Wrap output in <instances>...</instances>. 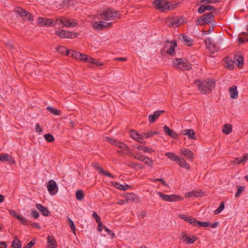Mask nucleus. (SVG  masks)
I'll use <instances>...</instances> for the list:
<instances>
[{"label": "nucleus", "mask_w": 248, "mask_h": 248, "mask_svg": "<svg viewBox=\"0 0 248 248\" xmlns=\"http://www.w3.org/2000/svg\"><path fill=\"white\" fill-rule=\"evenodd\" d=\"M197 82L198 84L199 91L203 94L210 93L215 87L214 81L207 79L203 81H198Z\"/></svg>", "instance_id": "nucleus-1"}, {"label": "nucleus", "mask_w": 248, "mask_h": 248, "mask_svg": "<svg viewBox=\"0 0 248 248\" xmlns=\"http://www.w3.org/2000/svg\"><path fill=\"white\" fill-rule=\"evenodd\" d=\"M173 66L177 69L182 70H189L191 69V64L185 58L176 59L173 61Z\"/></svg>", "instance_id": "nucleus-2"}, {"label": "nucleus", "mask_w": 248, "mask_h": 248, "mask_svg": "<svg viewBox=\"0 0 248 248\" xmlns=\"http://www.w3.org/2000/svg\"><path fill=\"white\" fill-rule=\"evenodd\" d=\"M169 2L165 0H155L153 2L154 7L157 9L164 12L166 10H172L176 4L169 5Z\"/></svg>", "instance_id": "nucleus-3"}, {"label": "nucleus", "mask_w": 248, "mask_h": 248, "mask_svg": "<svg viewBox=\"0 0 248 248\" xmlns=\"http://www.w3.org/2000/svg\"><path fill=\"white\" fill-rule=\"evenodd\" d=\"M158 194L163 200H164V201H166V202H172L178 201L181 199L180 196H179L178 195H176V194H172V195H168L163 194L160 192H159L158 193Z\"/></svg>", "instance_id": "nucleus-4"}, {"label": "nucleus", "mask_w": 248, "mask_h": 248, "mask_svg": "<svg viewBox=\"0 0 248 248\" xmlns=\"http://www.w3.org/2000/svg\"><path fill=\"white\" fill-rule=\"evenodd\" d=\"M15 11L18 13L24 20L28 19L31 21L33 20V16H31V13L26 10L17 7L15 8Z\"/></svg>", "instance_id": "nucleus-5"}, {"label": "nucleus", "mask_w": 248, "mask_h": 248, "mask_svg": "<svg viewBox=\"0 0 248 248\" xmlns=\"http://www.w3.org/2000/svg\"><path fill=\"white\" fill-rule=\"evenodd\" d=\"M181 239L183 243L186 244H193L197 240V237L195 235L187 234L185 232L181 233Z\"/></svg>", "instance_id": "nucleus-6"}, {"label": "nucleus", "mask_w": 248, "mask_h": 248, "mask_svg": "<svg viewBox=\"0 0 248 248\" xmlns=\"http://www.w3.org/2000/svg\"><path fill=\"white\" fill-rule=\"evenodd\" d=\"M57 24L61 23L63 25V27H75L77 25V21L75 19H66L63 17L62 18L57 19Z\"/></svg>", "instance_id": "nucleus-7"}, {"label": "nucleus", "mask_w": 248, "mask_h": 248, "mask_svg": "<svg viewBox=\"0 0 248 248\" xmlns=\"http://www.w3.org/2000/svg\"><path fill=\"white\" fill-rule=\"evenodd\" d=\"M55 34L62 38H72L77 36L76 33L71 31H67L64 30H62L59 31H56Z\"/></svg>", "instance_id": "nucleus-8"}, {"label": "nucleus", "mask_w": 248, "mask_h": 248, "mask_svg": "<svg viewBox=\"0 0 248 248\" xmlns=\"http://www.w3.org/2000/svg\"><path fill=\"white\" fill-rule=\"evenodd\" d=\"M204 43L206 47L212 53H214L218 50L219 46L213 43L210 38L208 37L205 39Z\"/></svg>", "instance_id": "nucleus-9"}, {"label": "nucleus", "mask_w": 248, "mask_h": 248, "mask_svg": "<svg viewBox=\"0 0 248 248\" xmlns=\"http://www.w3.org/2000/svg\"><path fill=\"white\" fill-rule=\"evenodd\" d=\"M47 188L49 193L51 195H55L58 191V186L55 181L53 180L48 181Z\"/></svg>", "instance_id": "nucleus-10"}, {"label": "nucleus", "mask_w": 248, "mask_h": 248, "mask_svg": "<svg viewBox=\"0 0 248 248\" xmlns=\"http://www.w3.org/2000/svg\"><path fill=\"white\" fill-rule=\"evenodd\" d=\"M112 25L111 22L106 23L102 21L96 22L93 24L94 29L96 30H102L104 28H107Z\"/></svg>", "instance_id": "nucleus-11"}, {"label": "nucleus", "mask_w": 248, "mask_h": 248, "mask_svg": "<svg viewBox=\"0 0 248 248\" xmlns=\"http://www.w3.org/2000/svg\"><path fill=\"white\" fill-rule=\"evenodd\" d=\"M112 9H108L100 14L102 18L105 20L113 19Z\"/></svg>", "instance_id": "nucleus-12"}, {"label": "nucleus", "mask_w": 248, "mask_h": 248, "mask_svg": "<svg viewBox=\"0 0 248 248\" xmlns=\"http://www.w3.org/2000/svg\"><path fill=\"white\" fill-rule=\"evenodd\" d=\"M93 166L94 168H95L100 173H102L106 176L111 177L112 178H114L115 176L107 171L105 170H104L103 169L99 166V164L98 163L94 162L93 163Z\"/></svg>", "instance_id": "nucleus-13"}, {"label": "nucleus", "mask_w": 248, "mask_h": 248, "mask_svg": "<svg viewBox=\"0 0 248 248\" xmlns=\"http://www.w3.org/2000/svg\"><path fill=\"white\" fill-rule=\"evenodd\" d=\"M181 134L183 135H186L190 140H196L195 132L193 129H187L182 130Z\"/></svg>", "instance_id": "nucleus-14"}, {"label": "nucleus", "mask_w": 248, "mask_h": 248, "mask_svg": "<svg viewBox=\"0 0 248 248\" xmlns=\"http://www.w3.org/2000/svg\"><path fill=\"white\" fill-rule=\"evenodd\" d=\"M234 61L237 66L241 68L244 65V59L242 54H237L234 55Z\"/></svg>", "instance_id": "nucleus-15"}, {"label": "nucleus", "mask_w": 248, "mask_h": 248, "mask_svg": "<svg viewBox=\"0 0 248 248\" xmlns=\"http://www.w3.org/2000/svg\"><path fill=\"white\" fill-rule=\"evenodd\" d=\"M19 222H21L23 225H31L32 227L36 228H40L39 224L36 222H31L27 219V218H17Z\"/></svg>", "instance_id": "nucleus-16"}, {"label": "nucleus", "mask_w": 248, "mask_h": 248, "mask_svg": "<svg viewBox=\"0 0 248 248\" xmlns=\"http://www.w3.org/2000/svg\"><path fill=\"white\" fill-rule=\"evenodd\" d=\"M130 135L132 138L137 140L138 142L143 143L142 137L141 134H139L136 131L134 130L130 131Z\"/></svg>", "instance_id": "nucleus-17"}, {"label": "nucleus", "mask_w": 248, "mask_h": 248, "mask_svg": "<svg viewBox=\"0 0 248 248\" xmlns=\"http://www.w3.org/2000/svg\"><path fill=\"white\" fill-rule=\"evenodd\" d=\"M164 112V110H157L155 112L154 114L150 115L148 117V120L150 123H153L158 118L160 115Z\"/></svg>", "instance_id": "nucleus-18"}, {"label": "nucleus", "mask_w": 248, "mask_h": 248, "mask_svg": "<svg viewBox=\"0 0 248 248\" xmlns=\"http://www.w3.org/2000/svg\"><path fill=\"white\" fill-rule=\"evenodd\" d=\"M203 23L208 24L214 20V16L212 12L205 14L202 16Z\"/></svg>", "instance_id": "nucleus-19"}, {"label": "nucleus", "mask_w": 248, "mask_h": 248, "mask_svg": "<svg viewBox=\"0 0 248 248\" xmlns=\"http://www.w3.org/2000/svg\"><path fill=\"white\" fill-rule=\"evenodd\" d=\"M36 207L42 213V215L44 216H49L50 215V212L47 207L39 203L36 205Z\"/></svg>", "instance_id": "nucleus-20"}, {"label": "nucleus", "mask_w": 248, "mask_h": 248, "mask_svg": "<svg viewBox=\"0 0 248 248\" xmlns=\"http://www.w3.org/2000/svg\"><path fill=\"white\" fill-rule=\"evenodd\" d=\"M180 151L184 157L189 159L190 160H192L193 159V153L191 151L184 148H182Z\"/></svg>", "instance_id": "nucleus-21"}, {"label": "nucleus", "mask_w": 248, "mask_h": 248, "mask_svg": "<svg viewBox=\"0 0 248 248\" xmlns=\"http://www.w3.org/2000/svg\"><path fill=\"white\" fill-rule=\"evenodd\" d=\"M164 132L168 136L173 139L178 138V134L172 129L169 128L168 126L165 125L163 127Z\"/></svg>", "instance_id": "nucleus-22"}, {"label": "nucleus", "mask_w": 248, "mask_h": 248, "mask_svg": "<svg viewBox=\"0 0 248 248\" xmlns=\"http://www.w3.org/2000/svg\"><path fill=\"white\" fill-rule=\"evenodd\" d=\"M48 246L47 248H57V245L55 238L52 236H48L47 237Z\"/></svg>", "instance_id": "nucleus-23"}, {"label": "nucleus", "mask_w": 248, "mask_h": 248, "mask_svg": "<svg viewBox=\"0 0 248 248\" xmlns=\"http://www.w3.org/2000/svg\"><path fill=\"white\" fill-rule=\"evenodd\" d=\"M248 42V32H242L238 37V42L239 44H244Z\"/></svg>", "instance_id": "nucleus-24"}, {"label": "nucleus", "mask_w": 248, "mask_h": 248, "mask_svg": "<svg viewBox=\"0 0 248 248\" xmlns=\"http://www.w3.org/2000/svg\"><path fill=\"white\" fill-rule=\"evenodd\" d=\"M172 21L173 27H178L181 25L183 22L184 19L182 17L177 16L176 17H172Z\"/></svg>", "instance_id": "nucleus-25"}, {"label": "nucleus", "mask_w": 248, "mask_h": 248, "mask_svg": "<svg viewBox=\"0 0 248 248\" xmlns=\"http://www.w3.org/2000/svg\"><path fill=\"white\" fill-rule=\"evenodd\" d=\"M0 161H8L10 162L11 163H14L15 160L14 158L12 157L9 155L8 154H0Z\"/></svg>", "instance_id": "nucleus-26"}, {"label": "nucleus", "mask_w": 248, "mask_h": 248, "mask_svg": "<svg viewBox=\"0 0 248 248\" xmlns=\"http://www.w3.org/2000/svg\"><path fill=\"white\" fill-rule=\"evenodd\" d=\"M229 93L232 98L236 99L238 97V92L236 86L234 85L230 88Z\"/></svg>", "instance_id": "nucleus-27"}, {"label": "nucleus", "mask_w": 248, "mask_h": 248, "mask_svg": "<svg viewBox=\"0 0 248 248\" xmlns=\"http://www.w3.org/2000/svg\"><path fill=\"white\" fill-rule=\"evenodd\" d=\"M183 37V42L185 44L188 46H191L193 45V40H192L190 37L183 34L182 35Z\"/></svg>", "instance_id": "nucleus-28"}, {"label": "nucleus", "mask_w": 248, "mask_h": 248, "mask_svg": "<svg viewBox=\"0 0 248 248\" xmlns=\"http://www.w3.org/2000/svg\"><path fill=\"white\" fill-rule=\"evenodd\" d=\"M68 53L69 57H71L79 60H80L82 55V54L74 50H70V52H68Z\"/></svg>", "instance_id": "nucleus-29"}, {"label": "nucleus", "mask_w": 248, "mask_h": 248, "mask_svg": "<svg viewBox=\"0 0 248 248\" xmlns=\"http://www.w3.org/2000/svg\"><path fill=\"white\" fill-rule=\"evenodd\" d=\"M158 132L157 131H148L147 132H142L141 136L142 137V140L143 138L148 139L153 137L155 135H157Z\"/></svg>", "instance_id": "nucleus-30"}, {"label": "nucleus", "mask_w": 248, "mask_h": 248, "mask_svg": "<svg viewBox=\"0 0 248 248\" xmlns=\"http://www.w3.org/2000/svg\"><path fill=\"white\" fill-rule=\"evenodd\" d=\"M177 163L182 168H185L186 169H190L189 164H187L186 161L183 158H179L177 162Z\"/></svg>", "instance_id": "nucleus-31"}, {"label": "nucleus", "mask_w": 248, "mask_h": 248, "mask_svg": "<svg viewBox=\"0 0 248 248\" xmlns=\"http://www.w3.org/2000/svg\"><path fill=\"white\" fill-rule=\"evenodd\" d=\"M46 110L50 112L51 113L54 114V115H61V111L51 107L48 106L46 108Z\"/></svg>", "instance_id": "nucleus-32"}, {"label": "nucleus", "mask_w": 248, "mask_h": 248, "mask_svg": "<svg viewBox=\"0 0 248 248\" xmlns=\"http://www.w3.org/2000/svg\"><path fill=\"white\" fill-rule=\"evenodd\" d=\"M232 131V126L230 124H225L223 127L222 132L223 133L228 135Z\"/></svg>", "instance_id": "nucleus-33"}, {"label": "nucleus", "mask_w": 248, "mask_h": 248, "mask_svg": "<svg viewBox=\"0 0 248 248\" xmlns=\"http://www.w3.org/2000/svg\"><path fill=\"white\" fill-rule=\"evenodd\" d=\"M165 155L167 156L170 159L172 160L173 161H176L177 162H178L179 159L180 158L178 156L176 155L175 154L171 152L166 153Z\"/></svg>", "instance_id": "nucleus-34"}, {"label": "nucleus", "mask_w": 248, "mask_h": 248, "mask_svg": "<svg viewBox=\"0 0 248 248\" xmlns=\"http://www.w3.org/2000/svg\"><path fill=\"white\" fill-rule=\"evenodd\" d=\"M80 61H83L84 62H93L94 58L90 57L88 55L82 54L81 58L80 60Z\"/></svg>", "instance_id": "nucleus-35"}, {"label": "nucleus", "mask_w": 248, "mask_h": 248, "mask_svg": "<svg viewBox=\"0 0 248 248\" xmlns=\"http://www.w3.org/2000/svg\"><path fill=\"white\" fill-rule=\"evenodd\" d=\"M142 162H143L146 165H148L151 168H152L153 166V160L150 159L148 157L145 156L143 158Z\"/></svg>", "instance_id": "nucleus-36"}, {"label": "nucleus", "mask_w": 248, "mask_h": 248, "mask_svg": "<svg viewBox=\"0 0 248 248\" xmlns=\"http://www.w3.org/2000/svg\"><path fill=\"white\" fill-rule=\"evenodd\" d=\"M58 51L61 54H63L65 53V55L69 56V53L70 50H68L67 48L63 46H60L57 48Z\"/></svg>", "instance_id": "nucleus-37"}, {"label": "nucleus", "mask_w": 248, "mask_h": 248, "mask_svg": "<svg viewBox=\"0 0 248 248\" xmlns=\"http://www.w3.org/2000/svg\"><path fill=\"white\" fill-rule=\"evenodd\" d=\"M12 247L15 248H21V244L17 238H15L12 244Z\"/></svg>", "instance_id": "nucleus-38"}, {"label": "nucleus", "mask_w": 248, "mask_h": 248, "mask_svg": "<svg viewBox=\"0 0 248 248\" xmlns=\"http://www.w3.org/2000/svg\"><path fill=\"white\" fill-rule=\"evenodd\" d=\"M68 121L69 125L72 127H74L77 124L75 117L74 116H70L68 118Z\"/></svg>", "instance_id": "nucleus-39"}, {"label": "nucleus", "mask_w": 248, "mask_h": 248, "mask_svg": "<svg viewBox=\"0 0 248 248\" xmlns=\"http://www.w3.org/2000/svg\"><path fill=\"white\" fill-rule=\"evenodd\" d=\"M125 198L126 202L129 201L134 202L135 200V195L133 193H128L125 195Z\"/></svg>", "instance_id": "nucleus-40"}, {"label": "nucleus", "mask_w": 248, "mask_h": 248, "mask_svg": "<svg viewBox=\"0 0 248 248\" xmlns=\"http://www.w3.org/2000/svg\"><path fill=\"white\" fill-rule=\"evenodd\" d=\"M57 24V19L55 21L52 20V19H47L46 18V20L44 22V26H52L53 25H56Z\"/></svg>", "instance_id": "nucleus-41"}, {"label": "nucleus", "mask_w": 248, "mask_h": 248, "mask_svg": "<svg viewBox=\"0 0 248 248\" xmlns=\"http://www.w3.org/2000/svg\"><path fill=\"white\" fill-rule=\"evenodd\" d=\"M67 222L70 227L72 232L75 234H76V228L74 222L70 218H68Z\"/></svg>", "instance_id": "nucleus-42"}, {"label": "nucleus", "mask_w": 248, "mask_h": 248, "mask_svg": "<svg viewBox=\"0 0 248 248\" xmlns=\"http://www.w3.org/2000/svg\"><path fill=\"white\" fill-rule=\"evenodd\" d=\"M76 197L78 200H81L84 197L83 191L81 190H77L76 193Z\"/></svg>", "instance_id": "nucleus-43"}, {"label": "nucleus", "mask_w": 248, "mask_h": 248, "mask_svg": "<svg viewBox=\"0 0 248 248\" xmlns=\"http://www.w3.org/2000/svg\"><path fill=\"white\" fill-rule=\"evenodd\" d=\"M224 208V202H221L219 206L214 211V214L217 215L219 213H220Z\"/></svg>", "instance_id": "nucleus-44"}, {"label": "nucleus", "mask_w": 248, "mask_h": 248, "mask_svg": "<svg viewBox=\"0 0 248 248\" xmlns=\"http://www.w3.org/2000/svg\"><path fill=\"white\" fill-rule=\"evenodd\" d=\"M234 60H226V65L227 67L230 70L233 69L234 67Z\"/></svg>", "instance_id": "nucleus-45"}, {"label": "nucleus", "mask_w": 248, "mask_h": 248, "mask_svg": "<svg viewBox=\"0 0 248 248\" xmlns=\"http://www.w3.org/2000/svg\"><path fill=\"white\" fill-rule=\"evenodd\" d=\"M45 140L49 142H52L54 140L53 136L50 134H46L44 135Z\"/></svg>", "instance_id": "nucleus-46"}, {"label": "nucleus", "mask_w": 248, "mask_h": 248, "mask_svg": "<svg viewBox=\"0 0 248 248\" xmlns=\"http://www.w3.org/2000/svg\"><path fill=\"white\" fill-rule=\"evenodd\" d=\"M186 221H187L189 223L196 226L197 220L195 218H183Z\"/></svg>", "instance_id": "nucleus-47"}, {"label": "nucleus", "mask_w": 248, "mask_h": 248, "mask_svg": "<svg viewBox=\"0 0 248 248\" xmlns=\"http://www.w3.org/2000/svg\"><path fill=\"white\" fill-rule=\"evenodd\" d=\"M113 19L115 18H120L122 17V14L120 11H114L112 9Z\"/></svg>", "instance_id": "nucleus-48"}, {"label": "nucleus", "mask_w": 248, "mask_h": 248, "mask_svg": "<svg viewBox=\"0 0 248 248\" xmlns=\"http://www.w3.org/2000/svg\"><path fill=\"white\" fill-rule=\"evenodd\" d=\"M166 53L171 56L174 55L175 52V48H174V46H172L171 45H170V46L169 49L168 50H167Z\"/></svg>", "instance_id": "nucleus-49"}, {"label": "nucleus", "mask_w": 248, "mask_h": 248, "mask_svg": "<svg viewBox=\"0 0 248 248\" xmlns=\"http://www.w3.org/2000/svg\"><path fill=\"white\" fill-rule=\"evenodd\" d=\"M237 191L235 194V197H238L244 191L245 187L243 186H237Z\"/></svg>", "instance_id": "nucleus-50"}, {"label": "nucleus", "mask_w": 248, "mask_h": 248, "mask_svg": "<svg viewBox=\"0 0 248 248\" xmlns=\"http://www.w3.org/2000/svg\"><path fill=\"white\" fill-rule=\"evenodd\" d=\"M130 166L134 169H136V168H139V169H143V166H142L140 163H139L137 162L132 163V164Z\"/></svg>", "instance_id": "nucleus-51"}, {"label": "nucleus", "mask_w": 248, "mask_h": 248, "mask_svg": "<svg viewBox=\"0 0 248 248\" xmlns=\"http://www.w3.org/2000/svg\"><path fill=\"white\" fill-rule=\"evenodd\" d=\"M130 155L133 156L135 159H136L138 160L141 161H142L143 158L145 156L144 155H140L139 154L136 155H134V154L133 153H131L130 154Z\"/></svg>", "instance_id": "nucleus-52"}, {"label": "nucleus", "mask_w": 248, "mask_h": 248, "mask_svg": "<svg viewBox=\"0 0 248 248\" xmlns=\"http://www.w3.org/2000/svg\"><path fill=\"white\" fill-rule=\"evenodd\" d=\"M198 192L196 191L189 192L187 193L186 196L188 198L198 196Z\"/></svg>", "instance_id": "nucleus-53"}, {"label": "nucleus", "mask_w": 248, "mask_h": 248, "mask_svg": "<svg viewBox=\"0 0 248 248\" xmlns=\"http://www.w3.org/2000/svg\"><path fill=\"white\" fill-rule=\"evenodd\" d=\"M245 162H246V159H244L243 156L242 157L236 158L234 161V163L237 164H240Z\"/></svg>", "instance_id": "nucleus-54"}, {"label": "nucleus", "mask_w": 248, "mask_h": 248, "mask_svg": "<svg viewBox=\"0 0 248 248\" xmlns=\"http://www.w3.org/2000/svg\"><path fill=\"white\" fill-rule=\"evenodd\" d=\"M172 21L171 18L167 17L166 19L165 23L169 27H173Z\"/></svg>", "instance_id": "nucleus-55"}, {"label": "nucleus", "mask_w": 248, "mask_h": 248, "mask_svg": "<svg viewBox=\"0 0 248 248\" xmlns=\"http://www.w3.org/2000/svg\"><path fill=\"white\" fill-rule=\"evenodd\" d=\"M104 228L105 229V231L111 236V238H114L115 234L110 230L107 228L106 226H104Z\"/></svg>", "instance_id": "nucleus-56"}, {"label": "nucleus", "mask_w": 248, "mask_h": 248, "mask_svg": "<svg viewBox=\"0 0 248 248\" xmlns=\"http://www.w3.org/2000/svg\"><path fill=\"white\" fill-rule=\"evenodd\" d=\"M35 244V240L32 239L29 243H28L25 246V248H31Z\"/></svg>", "instance_id": "nucleus-57"}, {"label": "nucleus", "mask_w": 248, "mask_h": 248, "mask_svg": "<svg viewBox=\"0 0 248 248\" xmlns=\"http://www.w3.org/2000/svg\"><path fill=\"white\" fill-rule=\"evenodd\" d=\"M115 186L121 190H125L124 185H121L119 183L115 182Z\"/></svg>", "instance_id": "nucleus-58"}, {"label": "nucleus", "mask_w": 248, "mask_h": 248, "mask_svg": "<svg viewBox=\"0 0 248 248\" xmlns=\"http://www.w3.org/2000/svg\"><path fill=\"white\" fill-rule=\"evenodd\" d=\"M46 20V18L44 17H38L37 19V23L41 25H44V22Z\"/></svg>", "instance_id": "nucleus-59"}, {"label": "nucleus", "mask_w": 248, "mask_h": 248, "mask_svg": "<svg viewBox=\"0 0 248 248\" xmlns=\"http://www.w3.org/2000/svg\"><path fill=\"white\" fill-rule=\"evenodd\" d=\"M105 139H106V140H107L108 142L109 143L113 145L114 143H115V140L114 139H113L110 137H106L105 138Z\"/></svg>", "instance_id": "nucleus-60"}, {"label": "nucleus", "mask_w": 248, "mask_h": 248, "mask_svg": "<svg viewBox=\"0 0 248 248\" xmlns=\"http://www.w3.org/2000/svg\"><path fill=\"white\" fill-rule=\"evenodd\" d=\"M206 11L205 6L202 5L198 9V12L199 13L202 14Z\"/></svg>", "instance_id": "nucleus-61"}, {"label": "nucleus", "mask_w": 248, "mask_h": 248, "mask_svg": "<svg viewBox=\"0 0 248 248\" xmlns=\"http://www.w3.org/2000/svg\"><path fill=\"white\" fill-rule=\"evenodd\" d=\"M119 148H120L121 149H122L123 150H126L127 151L130 150L129 148L127 146H126V145L125 144H124V143H123V142L122 143V145L120 146V147Z\"/></svg>", "instance_id": "nucleus-62"}, {"label": "nucleus", "mask_w": 248, "mask_h": 248, "mask_svg": "<svg viewBox=\"0 0 248 248\" xmlns=\"http://www.w3.org/2000/svg\"><path fill=\"white\" fill-rule=\"evenodd\" d=\"M9 212L10 215L13 216V217H20L19 216L17 215L16 211L13 209H9Z\"/></svg>", "instance_id": "nucleus-63"}, {"label": "nucleus", "mask_w": 248, "mask_h": 248, "mask_svg": "<svg viewBox=\"0 0 248 248\" xmlns=\"http://www.w3.org/2000/svg\"><path fill=\"white\" fill-rule=\"evenodd\" d=\"M39 214L35 210H31V217H39Z\"/></svg>", "instance_id": "nucleus-64"}]
</instances>
